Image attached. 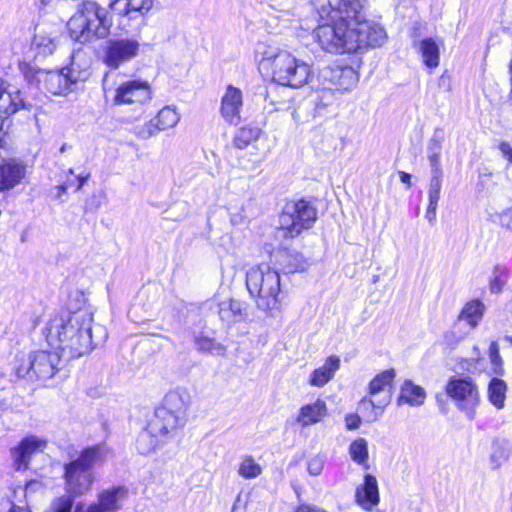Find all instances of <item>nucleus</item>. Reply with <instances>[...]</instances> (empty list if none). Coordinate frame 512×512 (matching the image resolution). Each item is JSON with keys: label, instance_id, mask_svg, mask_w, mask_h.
Instances as JSON below:
<instances>
[{"label": "nucleus", "instance_id": "obj_1", "mask_svg": "<svg viewBox=\"0 0 512 512\" xmlns=\"http://www.w3.org/2000/svg\"><path fill=\"white\" fill-rule=\"evenodd\" d=\"M311 4L321 19L335 22L319 25L314 30V37L323 50L335 54L355 53L384 44L385 30L366 19L360 0H312Z\"/></svg>", "mask_w": 512, "mask_h": 512}, {"label": "nucleus", "instance_id": "obj_2", "mask_svg": "<svg viewBox=\"0 0 512 512\" xmlns=\"http://www.w3.org/2000/svg\"><path fill=\"white\" fill-rule=\"evenodd\" d=\"M92 322L93 315L87 309L56 314L46 325V340L65 360L81 357L100 342L92 334Z\"/></svg>", "mask_w": 512, "mask_h": 512}, {"label": "nucleus", "instance_id": "obj_3", "mask_svg": "<svg viewBox=\"0 0 512 512\" xmlns=\"http://www.w3.org/2000/svg\"><path fill=\"white\" fill-rule=\"evenodd\" d=\"M260 64L271 70L272 81L285 87L301 88L313 76L312 67L296 58L290 52L271 47H263Z\"/></svg>", "mask_w": 512, "mask_h": 512}, {"label": "nucleus", "instance_id": "obj_4", "mask_svg": "<svg viewBox=\"0 0 512 512\" xmlns=\"http://www.w3.org/2000/svg\"><path fill=\"white\" fill-rule=\"evenodd\" d=\"M19 69L28 84L52 96L66 95L72 90L73 85L84 81L87 76L85 71H78L73 65L60 70H46L21 62Z\"/></svg>", "mask_w": 512, "mask_h": 512}, {"label": "nucleus", "instance_id": "obj_5", "mask_svg": "<svg viewBox=\"0 0 512 512\" xmlns=\"http://www.w3.org/2000/svg\"><path fill=\"white\" fill-rule=\"evenodd\" d=\"M246 287L257 309L270 313L280 307V275L268 264L251 267L246 273Z\"/></svg>", "mask_w": 512, "mask_h": 512}, {"label": "nucleus", "instance_id": "obj_6", "mask_svg": "<svg viewBox=\"0 0 512 512\" xmlns=\"http://www.w3.org/2000/svg\"><path fill=\"white\" fill-rule=\"evenodd\" d=\"M111 20L107 11L95 2H85L68 21L67 28L72 39L86 43L93 37L104 38L109 34Z\"/></svg>", "mask_w": 512, "mask_h": 512}, {"label": "nucleus", "instance_id": "obj_7", "mask_svg": "<svg viewBox=\"0 0 512 512\" xmlns=\"http://www.w3.org/2000/svg\"><path fill=\"white\" fill-rule=\"evenodd\" d=\"M107 454L103 446L90 447L65 466L66 488L71 495H83L90 490L94 481L93 467L103 462Z\"/></svg>", "mask_w": 512, "mask_h": 512}, {"label": "nucleus", "instance_id": "obj_8", "mask_svg": "<svg viewBox=\"0 0 512 512\" xmlns=\"http://www.w3.org/2000/svg\"><path fill=\"white\" fill-rule=\"evenodd\" d=\"M190 402V394L185 388L178 387L166 393L161 405L156 408L154 413V430L161 431L167 427L175 434L186 424Z\"/></svg>", "mask_w": 512, "mask_h": 512}, {"label": "nucleus", "instance_id": "obj_9", "mask_svg": "<svg viewBox=\"0 0 512 512\" xmlns=\"http://www.w3.org/2000/svg\"><path fill=\"white\" fill-rule=\"evenodd\" d=\"M316 218L317 212L309 202L303 199L288 201L279 215V225L284 236L293 238L309 229Z\"/></svg>", "mask_w": 512, "mask_h": 512}, {"label": "nucleus", "instance_id": "obj_10", "mask_svg": "<svg viewBox=\"0 0 512 512\" xmlns=\"http://www.w3.org/2000/svg\"><path fill=\"white\" fill-rule=\"evenodd\" d=\"M141 43L133 37H112L107 39L100 51V60L111 70H117L136 59Z\"/></svg>", "mask_w": 512, "mask_h": 512}, {"label": "nucleus", "instance_id": "obj_11", "mask_svg": "<svg viewBox=\"0 0 512 512\" xmlns=\"http://www.w3.org/2000/svg\"><path fill=\"white\" fill-rule=\"evenodd\" d=\"M446 393L469 420L474 419L480 404V393L471 378L451 377L446 385Z\"/></svg>", "mask_w": 512, "mask_h": 512}, {"label": "nucleus", "instance_id": "obj_12", "mask_svg": "<svg viewBox=\"0 0 512 512\" xmlns=\"http://www.w3.org/2000/svg\"><path fill=\"white\" fill-rule=\"evenodd\" d=\"M335 99L334 89L322 84L321 87L313 89L298 107L293 109L292 116L296 122H308L316 117H322L326 115L328 107Z\"/></svg>", "mask_w": 512, "mask_h": 512}, {"label": "nucleus", "instance_id": "obj_13", "mask_svg": "<svg viewBox=\"0 0 512 512\" xmlns=\"http://www.w3.org/2000/svg\"><path fill=\"white\" fill-rule=\"evenodd\" d=\"M152 98V90L147 81L136 79L123 82L114 95L116 105H143Z\"/></svg>", "mask_w": 512, "mask_h": 512}, {"label": "nucleus", "instance_id": "obj_14", "mask_svg": "<svg viewBox=\"0 0 512 512\" xmlns=\"http://www.w3.org/2000/svg\"><path fill=\"white\" fill-rule=\"evenodd\" d=\"M321 84L330 86L334 93H345L356 87L359 76L352 67H327L320 72Z\"/></svg>", "mask_w": 512, "mask_h": 512}, {"label": "nucleus", "instance_id": "obj_15", "mask_svg": "<svg viewBox=\"0 0 512 512\" xmlns=\"http://www.w3.org/2000/svg\"><path fill=\"white\" fill-rule=\"evenodd\" d=\"M31 355L36 379L41 380L52 378L61 369L63 361H66L58 350H38Z\"/></svg>", "mask_w": 512, "mask_h": 512}, {"label": "nucleus", "instance_id": "obj_16", "mask_svg": "<svg viewBox=\"0 0 512 512\" xmlns=\"http://www.w3.org/2000/svg\"><path fill=\"white\" fill-rule=\"evenodd\" d=\"M46 447L47 440L45 438L30 435L22 439L16 447L11 449L16 470L27 469L31 457L37 453L43 452Z\"/></svg>", "mask_w": 512, "mask_h": 512}, {"label": "nucleus", "instance_id": "obj_17", "mask_svg": "<svg viewBox=\"0 0 512 512\" xmlns=\"http://www.w3.org/2000/svg\"><path fill=\"white\" fill-rule=\"evenodd\" d=\"M32 106L17 86L0 80V115L10 116Z\"/></svg>", "mask_w": 512, "mask_h": 512}, {"label": "nucleus", "instance_id": "obj_18", "mask_svg": "<svg viewBox=\"0 0 512 512\" xmlns=\"http://www.w3.org/2000/svg\"><path fill=\"white\" fill-rule=\"evenodd\" d=\"M243 107L242 91L229 85L221 99L220 113L229 125H238L241 122V110Z\"/></svg>", "mask_w": 512, "mask_h": 512}, {"label": "nucleus", "instance_id": "obj_19", "mask_svg": "<svg viewBox=\"0 0 512 512\" xmlns=\"http://www.w3.org/2000/svg\"><path fill=\"white\" fill-rule=\"evenodd\" d=\"M173 436L174 433L167 427L161 429V431L154 430L152 419L147 428L138 435L136 448L140 454L147 455L156 451Z\"/></svg>", "mask_w": 512, "mask_h": 512}, {"label": "nucleus", "instance_id": "obj_20", "mask_svg": "<svg viewBox=\"0 0 512 512\" xmlns=\"http://www.w3.org/2000/svg\"><path fill=\"white\" fill-rule=\"evenodd\" d=\"M395 378V371L389 369L376 375L369 383V396L377 398L375 405L379 410H384L392 398V382Z\"/></svg>", "mask_w": 512, "mask_h": 512}, {"label": "nucleus", "instance_id": "obj_21", "mask_svg": "<svg viewBox=\"0 0 512 512\" xmlns=\"http://www.w3.org/2000/svg\"><path fill=\"white\" fill-rule=\"evenodd\" d=\"M127 496V490L123 487H116L102 492L98 502L91 504L86 510L77 506L74 512H117Z\"/></svg>", "mask_w": 512, "mask_h": 512}, {"label": "nucleus", "instance_id": "obj_22", "mask_svg": "<svg viewBox=\"0 0 512 512\" xmlns=\"http://www.w3.org/2000/svg\"><path fill=\"white\" fill-rule=\"evenodd\" d=\"M61 31L55 25L38 26L33 39V47L38 54L51 55L60 45Z\"/></svg>", "mask_w": 512, "mask_h": 512}, {"label": "nucleus", "instance_id": "obj_23", "mask_svg": "<svg viewBox=\"0 0 512 512\" xmlns=\"http://www.w3.org/2000/svg\"><path fill=\"white\" fill-rule=\"evenodd\" d=\"M356 503L366 511H371L380 501L378 481L375 476L366 474L364 482L355 491Z\"/></svg>", "mask_w": 512, "mask_h": 512}, {"label": "nucleus", "instance_id": "obj_24", "mask_svg": "<svg viewBox=\"0 0 512 512\" xmlns=\"http://www.w3.org/2000/svg\"><path fill=\"white\" fill-rule=\"evenodd\" d=\"M247 309L246 302L230 298L219 303L218 314L222 322L230 325L245 320Z\"/></svg>", "mask_w": 512, "mask_h": 512}, {"label": "nucleus", "instance_id": "obj_25", "mask_svg": "<svg viewBox=\"0 0 512 512\" xmlns=\"http://www.w3.org/2000/svg\"><path fill=\"white\" fill-rule=\"evenodd\" d=\"M25 166L14 159L0 165V191L14 188L25 177Z\"/></svg>", "mask_w": 512, "mask_h": 512}, {"label": "nucleus", "instance_id": "obj_26", "mask_svg": "<svg viewBox=\"0 0 512 512\" xmlns=\"http://www.w3.org/2000/svg\"><path fill=\"white\" fill-rule=\"evenodd\" d=\"M444 46L442 39L427 37L416 45L423 64L429 69H435L440 64V48Z\"/></svg>", "mask_w": 512, "mask_h": 512}, {"label": "nucleus", "instance_id": "obj_27", "mask_svg": "<svg viewBox=\"0 0 512 512\" xmlns=\"http://www.w3.org/2000/svg\"><path fill=\"white\" fill-rule=\"evenodd\" d=\"M325 401L317 399L314 403L303 405L298 412L297 423L302 427H308L319 423L327 415Z\"/></svg>", "mask_w": 512, "mask_h": 512}, {"label": "nucleus", "instance_id": "obj_28", "mask_svg": "<svg viewBox=\"0 0 512 512\" xmlns=\"http://www.w3.org/2000/svg\"><path fill=\"white\" fill-rule=\"evenodd\" d=\"M340 368V359L338 356H329L324 364L312 371L309 376V384L313 387L325 386Z\"/></svg>", "mask_w": 512, "mask_h": 512}, {"label": "nucleus", "instance_id": "obj_29", "mask_svg": "<svg viewBox=\"0 0 512 512\" xmlns=\"http://www.w3.org/2000/svg\"><path fill=\"white\" fill-rule=\"evenodd\" d=\"M154 0H113L109 3V8L120 16H130L132 13H141L149 11L153 6Z\"/></svg>", "mask_w": 512, "mask_h": 512}, {"label": "nucleus", "instance_id": "obj_30", "mask_svg": "<svg viewBox=\"0 0 512 512\" xmlns=\"http://www.w3.org/2000/svg\"><path fill=\"white\" fill-rule=\"evenodd\" d=\"M426 398L425 390L415 385L412 381L406 380L400 389V394L397 399V404H409L410 406H420L424 403Z\"/></svg>", "mask_w": 512, "mask_h": 512}, {"label": "nucleus", "instance_id": "obj_31", "mask_svg": "<svg viewBox=\"0 0 512 512\" xmlns=\"http://www.w3.org/2000/svg\"><path fill=\"white\" fill-rule=\"evenodd\" d=\"M444 139L443 129L436 128L427 145V158L431 169L441 168L440 155Z\"/></svg>", "mask_w": 512, "mask_h": 512}, {"label": "nucleus", "instance_id": "obj_32", "mask_svg": "<svg viewBox=\"0 0 512 512\" xmlns=\"http://www.w3.org/2000/svg\"><path fill=\"white\" fill-rule=\"evenodd\" d=\"M348 453L354 463L366 470L369 469L368 441L365 438L359 437L353 440L349 445Z\"/></svg>", "mask_w": 512, "mask_h": 512}, {"label": "nucleus", "instance_id": "obj_33", "mask_svg": "<svg viewBox=\"0 0 512 512\" xmlns=\"http://www.w3.org/2000/svg\"><path fill=\"white\" fill-rule=\"evenodd\" d=\"M485 306L479 300L468 302L459 315V321H466L471 329L478 326L484 315Z\"/></svg>", "mask_w": 512, "mask_h": 512}, {"label": "nucleus", "instance_id": "obj_34", "mask_svg": "<svg viewBox=\"0 0 512 512\" xmlns=\"http://www.w3.org/2000/svg\"><path fill=\"white\" fill-rule=\"evenodd\" d=\"M507 385L499 378H493L488 385V400L497 409L505 406Z\"/></svg>", "mask_w": 512, "mask_h": 512}, {"label": "nucleus", "instance_id": "obj_35", "mask_svg": "<svg viewBox=\"0 0 512 512\" xmlns=\"http://www.w3.org/2000/svg\"><path fill=\"white\" fill-rule=\"evenodd\" d=\"M155 122V125L161 131L173 128L180 120V115L177 112L176 108L171 106H166L161 109L158 114L152 118Z\"/></svg>", "mask_w": 512, "mask_h": 512}, {"label": "nucleus", "instance_id": "obj_36", "mask_svg": "<svg viewBox=\"0 0 512 512\" xmlns=\"http://www.w3.org/2000/svg\"><path fill=\"white\" fill-rule=\"evenodd\" d=\"M260 135V128L245 126L237 131L233 139V144L237 149L243 150L252 142L258 140Z\"/></svg>", "mask_w": 512, "mask_h": 512}, {"label": "nucleus", "instance_id": "obj_37", "mask_svg": "<svg viewBox=\"0 0 512 512\" xmlns=\"http://www.w3.org/2000/svg\"><path fill=\"white\" fill-rule=\"evenodd\" d=\"M281 263L288 273L304 271L308 268L309 262L299 252H284L281 255Z\"/></svg>", "mask_w": 512, "mask_h": 512}, {"label": "nucleus", "instance_id": "obj_38", "mask_svg": "<svg viewBox=\"0 0 512 512\" xmlns=\"http://www.w3.org/2000/svg\"><path fill=\"white\" fill-rule=\"evenodd\" d=\"M262 473V467L251 455H245L241 458L238 465V474L244 479L257 478Z\"/></svg>", "mask_w": 512, "mask_h": 512}, {"label": "nucleus", "instance_id": "obj_39", "mask_svg": "<svg viewBox=\"0 0 512 512\" xmlns=\"http://www.w3.org/2000/svg\"><path fill=\"white\" fill-rule=\"evenodd\" d=\"M509 269L502 264L495 265L489 281V288L491 293L498 294L502 292L507 283Z\"/></svg>", "mask_w": 512, "mask_h": 512}, {"label": "nucleus", "instance_id": "obj_40", "mask_svg": "<svg viewBox=\"0 0 512 512\" xmlns=\"http://www.w3.org/2000/svg\"><path fill=\"white\" fill-rule=\"evenodd\" d=\"M375 403H378L377 398L371 396L363 397L359 403V410L364 414L367 422L377 421L384 411L379 410Z\"/></svg>", "mask_w": 512, "mask_h": 512}, {"label": "nucleus", "instance_id": "obj_41", "mask_svg": "<svg viewBox=\"0 0 512 512\" xmlns=\"http://www.w3.org/2000/svg\"><path fill=\"white\" fill-rule=\"evenodd\" d=\"M196 347L199 351L217 356H223L226 352V347L223 344L206 336L196 338Z\"/></svg>", "mask_w": 512, "mask_h": 512}, {"label": "nucleus", "instance_id": "obj_42", "mask_svg": "<svg viewBox=\"0 0 512 512\" xmlns=\"http://www.w3.org/2000/svg\"><path fill=\"white\" fill-rule=\"evenodd\" d=\"M279 87L273 84L268 87L265 94V108L268 112L284 110L289 107L288 103L278 98Z\"/></svg>", "mask_w": 512, "mask_h": 512}, {"label": "nucleus", "instance_id": "obj_43", "mask_svg": "<svg viewBox=\"0 0 512 512\" xmlns=\"http://www.w3.org/2000/svg\"><path fill=\"white\" fill-rule=\"evenodd\" d=\"M442 168L431 169V178L429 182L428 196L429 201L439 202L442 188Z\"/></svg>", "mask_w": 512, "mask_h": 512}, {"label": "nucleus", "instance_id": "obj_44", "mask_svg": "<svg viewBox=\"0 0 512 512\" xmlns=\"http://www.w3.org/2000/svg\"><path fill=\"white\" fill-rule=\"evenodd\" d=\"M17 377L28 380H35L36 373L34 372V365H32V355L29 354L27 358L17 360L15 367Z\"/></svg>", "mask_w": 512, "mask_h": 512}, {"label": "nucleus", "instance_id": "obj_45", "mask_svg": "<svg viewBox=\"0 0 512 512\" xmlns=\"http://www.w3.org/2000/svg\"><path fill=\"white\" fill-rule=\"evenodd\" d=\"M160 132L158 127L155 125V122L153 119L149 120L148 122L144 123L143 125L136 126L134 128V134L142 140L149 139L155 135H157Z\"/></svg>", "mask_w": 512, "mask_h": 512}, {"label": "nucleus", "instance_id": "obj_46", "mask_svg": "<svg viewBox=\"0 0 512 512\" xmlns=\"http://www.w3.org/2000/svg\"><path fill=\"white\" fill-rule=\"evenodd\" d=\"M489 358L492 369L495 374H502V358L500 356L499 345L496 341H492L489 347Z\"/></svg>", "mask_w": 512, "mask_h": 512}, {"label": "nucleus", "instance_id": "obj_47", "mask_svg": "<svg viewBox=\"0 0 512 512\" xmlns=\"http://www.w3.org/2000/svg\"><path fill=\"white\" fill-rule=\"evenodd\" d=\"M509 458V451L501 445H497L490 456L492 469L500 468Z\"/></svg>", "mask_w": 512, "mask_h": 512}, {"label": "nucleus", "instance_id": "obj_48", "mask_svg": "<svg viewBox=\"0 0 512 512\" xmlns=\"http://www.w3.org/2000/svg\"><path fill=\"white\" fill-rule=\"evenodd\" d=\"M324 468V459L316 456L311 458L307 464V471L312 476H318L322 473Z\"/></svg>", "mask_w": 512, "mask_h": 512}, {"label": "nucleus", "instance_id": "obj_49", "mask_svg": "<svg viewBox=\"0 0 512 512\" xmlns=\"http://www.w3.org/2000/svg\"><path fill=\"white\" fill-rule=\"evenodd\" d=\"M73 500L70 497L58 498L52 507V512H71Z\"/></svg>", "mask_w": 512, "mask_h": 512}, {"label": "nucleus", "instance_id": "obj_50", "mask_svg": "<svg viewBox=\"0 0 512 512\" xmlns=\"http://www.w3.org/2000/svg\"><path fill=\"white\" fill-rule=\"evenodd\" d=\"M248 499L239 494L233 504L231 512H248Z\"/></svg>", "mask_w": 512, "mask_h": 512}, {"label": "nucleus", "instance_id": "obj_51", "mask_svg": "<svg viewBox=\"0 0 512 512\" xmlns=\"http://www.w3.org/2000/svg\"><path fill=\"white\" fill-rule=\"evenodd\" d=\"M361 424V419L356 414H348L345 417V425L348 430L357 429Z\"/></svg>", "mask_w": 512, "mask_h": 512}, {"label": "nucleus", "instance_id": "obj_52", "mask_svg": "<svg viewBox=\"0 0 512 512\" xmlns=\"http://www.w3.org/2000/svg\"><path fill=\"white\" fill-rule=\"evenodd\" d=\"M499 221L502 227H505L512 231V209H509L501 213Z\"/></svg>", "mask_w": 512, "mask_h": 512}, {"label": "nucleus", "instance_id": "obj_53", "mask_svg": "<svg viewBox=\"0 0 512 512\" xmlns=\"http://www.w3.org/2000/svg\"><path fill=\"white\" fill-rule=\"evenodd\" d=\"M438 207V202L429 201L427 212H426V218L429 221V223L433 224L436 219V210Z\"/></svg>", "mask_w": 512, "mask_h": 512}, {"label": "nucleus", "instance_id": "obj_54", "mask_svg": "<svg viewBox=\"0 0 512 512\" xmlns=\"http://www.w3.org/2000/svg\"><path fill=\"white\" fill-rule=\"evenodd\" d=\"M178 209L180 211V215L179 216H175V217H170L172 220H175V221H180L182 220L187 214H188V205L187 203L185 202H181V203H178L176 204L173 208V209Z\"/></svg>", "mask_w": 512, "mask_h": 512}, {"label": "nucleus", "instance_id": "obj_55", "mask_svg": "<svg viewBox=\"0 0 512 512\" xmlns=\"http://www.w3.org/2000/svg\"><path fill=\"white\" fill-rule=\"evenodd\" d=\"M70 187H72V183H70L69 179H66V181L63 184L56 186L55 187L57 190L56 198L60 199L61 195L66 193L68 188H70Z\"/></svg>", "mask_w": 512, "mask_h": 512}, {"label": "nucleus", "instance_id": "obj_56", "mask_svg": "<svg viewBox=\"0 0 512 512\" xmlns=\"http://www.w3.org/2000/svg\"><path fill=\"white\" fill-rule=\"evenodd\" d=\"M504 157L512 164V147L508 143H502L500 145Z\"/></svg>", "mask_w": 512, "mask_h": 512}, {"label": "nucleus", "instance_id": "obj_57", "mask_svg": "<svg viewBox=\"0 0 512 512\" xmlns=\"http://www.w3.org/2000/svg\"><path fill=\"white\" fill-rule=\"evenodd\" d=\"M89 177H90L89 173L86 175L76 176V181H77L76 191L80 190L83 187V185L89 179Z\"/></svg>", "mask_w": 512, "mask_h": 512}, {"label": "nucleus", "instance_id": "obj_58", "mask_svg": "<svg viewBox=\"0 0 512 512\" xmlns=\"http://www.w3.org/2000/svg\"><path fill=\"white\" fill-rule=\"evenodd\" d=\"M482 359L481 352L478 346L473 347V356L471 357V361L474 363H478Z\"/></svg>", "mask_w": 512, "mask_h": 512}, {"label": "nucleus", "instance_id": "obj_59", "mask_svg": "<svg viewBox=\"0 0 512 512\" xmlns=\"http://www.w3.org/2000/svg\"><path fill=\"white\" fill-rule=\"evenodd\" d=\"M399 176L402 183L407 184L409 187L411 186V175L409 173L400 172Z\"/></svg>", "mask_w": 512, "mask_h": 512}, {"label": "nucleus", "instance_id": "obj_60", "mask_svg": "<svg viewBox=\"0 0 512 512\" xmlns=\"http://www.w3.org/2000/svg\"><path fill=\"white\" fill-rule=\"evenodd\" d=\"M295 4H296V0H291L287 3L281 4V6L283 7L284 11H290L291 9H293L295 7Z\"/></svg>", "mask_w": 512, "mask_h": 512}, {"label": "nucleus", "instance_id": "obj_61", "mask_svg": "<svg viewBox=\"0 0 512 512\" xmlns=\"http://www.w3.org/2000/svg\"><path fill=\"white\" fill-rule=\"evenodd\" d=\"M9 512H31L30 509L21 506H13Z\"/></svg>", "mask_w": 512, "mask_h": 512}, {"label": "nucleus", "instance_id": "obj_62", "mask_svg": "<svg viewBox=\"0 0 512 512\" xmlns=\"http://www.w3.org/2000/svg\"><path fill=\"white\" fill-rule=\"evenodd\" d=\"M96 330H98L102 335H101V339H104L105 338V332L103 331V328L101 326H96L95 327Z\"/></svg>", "mask_w": 512, "mask_h": 512}, {"label": "nucleus", "instance_id": "obj_63", "mask_svg": "<svg viewBox=\"0 0 512 512\" xmlns=\"http://www.w3.org/2000/svg\"><path fill=\"white\" fill-rule=\"evenodd\" d=\"M504 340L508 341L510 344H512V336L507 335L504 337Z\"/></svg>", "mask_w": 512, "mask_h": 512}, {"label": "nucleus", "instance_id": "obj_64", "mask_svg": "<svg viewBox=\"0 0 512 512\" xmlns=\"http://www.w3.org/2000/svg\"><path fill=\"white\" fill-rule=\"evenodd\" d=\"M67 179H69V180H70V183H72V186H74V185H75V183L77 182V181H76V177H75V178L67 177Z\"/></svg>", "mask_w": 512, "mask_h": 512}]
</instances>
